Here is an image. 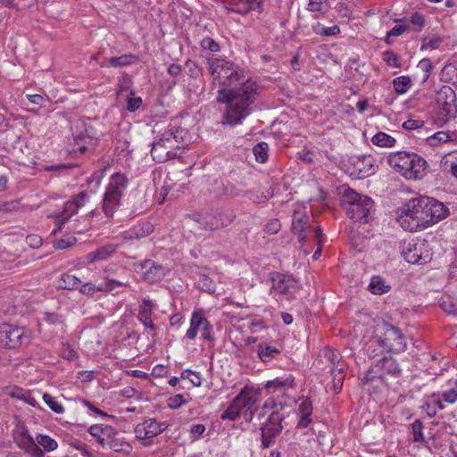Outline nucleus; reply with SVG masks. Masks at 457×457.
<instances>
[{
  "mask_svg": "<svg viewBox=\"0 0 457 457\" xmlns=\"http://www.w3.org/2000/svg\"><path fill=\"white\" fill-rule=\"evenodd\" d=\"M312 412V402L308 398L303 399L298 406V415L299 416H311Z\"/></svg>",
  "mask_w": 457,
  "mask_h": 457,
  "instance_id": "864d4df0",
  "label": "nucleus"
},
{
  "mask_svg": "<svg viewBox=\"0 0 457 457\" xmlns=\"http://www.w3.org/2000/svg\"><path fill=\"white\" fill-rule=\"evenodd\" d=\"M411 84L409 76H400L393 80L394 89L399 95L405 94L411 88Z\"/></svg>",
  "mask_w": 457,
  "mask_h": 457,
  "instance_id": "473e14b6",
  "label": "nucleus"
},
{
  "mask_svg": "<svg viewBox=\"0 0 457 457\" xmlns=\"http://www.w3.org/2000/svg\"><path fill=\"white\" fill-rule=\"evenodd\" d=\"M166 428L165 423L159 422L155 419H147L138 423L134 432L137 439H150L161 434Z\"/></svg>",
  "mask_w": 457,
  "mask_h": 457,
  "instance_id": "f3484780",
  "label": "nucleus"
},
{
  "mask_svg": "<svg viewBox=\"0 0 457 457\" xmlns=\"http://www.w3.org/2000/svg\"><path fill=\"white\" fill-rule=\"evenodd\" d=\"M442 400L448 403H453L457 401V388H453L442 393Z\"/></svg>",
  "mask_w": 457,
  "mask_h": 457,
  "instance_id": "052dcab7",
  "label": "nucleus"
},
{
  "mask_svg": "<svg viewBox=\"0 0 457 457\" xmlns=\"http://www.w3.org/2000/svg\"><path fill=\"white\" fill-rule=\"evenodd\" d=\"M402 370L396 360L392 357H383L365 372L362 378L364 383L376 380L384 381L386 376L397 378L401 376Z\"/></svg>",
  "mask_w": 457,
  "mask_h": 457,
  "instance_id": "1a4fd4ad",
  "label": "nucleus"
},
{
  "mask_svg": "<svg viewBox=\"0 0 457 457\" xmlns=\"http://www.w3.org/2000/svg\"><path fill=\"white\" fill-rule=\"evenodd\" d=\"M106 448H109L114 452L129 453L132 451V446L130 444L126 442L123 437H121L117 431V435L112 436L109 444L106 445Z\"/></svg>",
  "mask_w": 457,
  "mask_h": 457,
  "instance_id": "c85d7f7f",
  "label": "nucleus"
},
{
  "mask_svg": "<svg viewBox=\"0 0 457 457\" xmlns=\"http://www.w3.org/2000/svg\"><path fill=\"white\" fill-rule=\"evenodd\" d=\"M379 331L380 334L378 333L376 338L370 342L367 349L368 352L373 345H379L387 353H400L405 351L407 340L398 328L389 323H383Z\"/></svg>",
  "mask_w": 457,
  "mask_h": 457,
  "instance_id": "39448f33",
  "label": "nucleus"
},
{
  "mask_svg": "<svg viewBox=\"0 0 457 457\" xmlns=\"http://www.w3.org/2000/svg\"><path fill=\"white\" fill-rule=\"evenodd\" d=\"M201 331L203 339L207 341H214L212 328L208 320L205 322Z\"/></svg>",
  "mask_w": 457,
  "mask_h": 457,
  "instance_id": "e2e57ef3",
  "label": "nucleus"
},
{
  "mask_svg": "<svg viewBox=\"0 0 457 457\" xmlns=\"http://www.w3.org/2000/svg\"><path fill=\"white\" fill-rule=\"evenodd\" d=\"M411 162H407L406 171L403 177L406 179L420 180L425 177L428 168V162L420 155L415 154Z\"/></svg>",
  "mask_w": 457,
  "mask_h": 457,
  "instance_id": "6ab92c4d",
  "label": "nucleus"
},
{
  "mask_svg": "<svg viewBox=\"0 0 457 457\" xmlns=\"http://www.w3.org/2000/svg\"><path fill=\"white\" fill-rule=\"evenodd\" d=\"M442 76L445 80L457 86V64L448 63L445 64L442 70Z\"/></svg>",
  "mask_w": 457,
  "mask_h": 457,
  "instance_id": "58836bf2",
  "label": "nucleus"
},
{
  "mask_svg": "<svg viewBox=\"0 0 457 457\" xmlns=\"http://www.w3.org/2000/svg\"><path fill=\"white\" fill-rule=\"evenodd\" d=\"M421 203L427 228L445 219L450 213L448 207L435 198L421 196Z\"/></svg>",
  "mask_w": 457,
  "mask_h": 457,
  "instance_id": "ddd939ff",
  "label": "nucleus"
},
{
  "mask_svg": "<svg viewBox=\"0 0 457 457\" xmlns=\"http://www.w3.org/2000/svg\"><path fill=\"white\" fill-rule=\"evenodd\" d=\"M187 130L177 126H169L156 136L152 143L151 155L157 162H165L182 154L187 144Z\"/></svg>",
  "mask_w": 457,
  "mask_h": 457,
  "instance_id": "f03ea898",
  "label": "nucleus"
},
{
  "mask_svg": "<svg viewBox=\"0 0 457 457\" xmlns=\"http://www.w3.org/2000/svg\"><path fill=\"white\" fill-rule=\"evenodd\" d=\"M31 457H44V451L38 446L37 443H30V449L27 453Z\"/></svg>",
  "mask_w": 457,
  "mask_h": 457,
  "instance_id": "774afa93",
  "label": "nucleus"
},
{
  "mask_svg": "<svg viewBox=\"0 0 457 457\" xmlns=\"http://www.w3.org/2000/svg\"><path fill=\"white\" fill-rule=\"evenodd\" d=\"M201 46L204 50H209L212 53H217L220 51L219 44L211 37H205L201 42Z\"/></svg>",
  "mask_w": 457,
  "mask_h": 457,
  "instance_id": "5fc2aeb1",
  "label": "nucleus"
},
{
  "mask_svg": "<svg viewBox=\"0 0 457 457\" xmlns=\"http://www.w3.org/2000/svg\"><path fill=\"white\" fill-rule=\"evenodd\" d=\"M269 394L279 397L285 395L289 389L295 387V378L289 374L286 377L276 378L266 382L264 386Z\"/></svg>",
  "mask_w": 457,
  "mask_h": 457,
  "instance_id": "a211bd4d",
  "label": "nucleus"
},
{
  "mask_svg": "<svg viewBox=\"0 0 457 457\" xmlns=\"http://www.w3.org/2000/svg\"><path fill=\"white\" fill-rule=\"evenodd\" d=\"M281 228L280 222L278 220L274 219L270 220L266 225H265V232L268 234H276L279 231Z\"/></svg>",
  "mask_w": 457,
  "mask_h": 457,
  "instance_id": "bf43d9fd",
  "label": "nucleus"
},
{
  "mask_svg": "<svg viewBox=\"0 0 457 457\" xmlns=\"http://www.w3.org/2000/svg\"><path fill=\"white\" fill-rule=\"evenodd\" d=\"M138 61L137 55L134 54H122L118 57H112L110 59H104L100 62L101 67H125Z\"/></svg>",
  "mask_w": 457,
  "mask_h": 457,
  "instance_id": "bb28decb",
  "label": "nucleus"
},
{
  "mask_svg": "<svg viewBox=\"0 0 457 457\" xmlns=\"http://www.w3.org/2000/svg\"><path fill=\"white\" fill-rule=\"evenodd\" d=\"M424 206L421 203V196L409 200L400 210L397 216V222L407 231L415 232L427 228L424 219Z\"/></svg>",
  "mask_w": 457,
  "mask_h": 457,
  "instance_id": "423d86ee",
  "label": "nucleus"
},
{
  "mask_svg": "<svg viewBox=\"0 0 457 457\" xmlns=\"http://www.w3.org/2000/svg\"><path fill=\"white\" fill-rule=\"evenodd\" d=\"M200 223L204 228L210 230L218 229L225 226L220 214L207 213L201 218Z\"/></svg>",
  "mask_w": 457,
  "mask_h": 457,
  "instance_id": "7c9ffc66",
  "label": "nucleus"
},
{
  "mask_svg": "<svg viewBox=\"0 0 457 457\" xmlns=\"http://www.w3.org/2000/svg\"><path fill=\"white\" fill-rule=\"evenodd\" d=\"M77 238L74 236L67 235L62 238L54 241V245L56 249H66L74 245Z\"/></svg>",
  "mask_w": 457,
  "mask_h": 457,
  "instance_id": "09e8293b",
  "label": "nucleus"
},
{
  "mask_svg": "<svg viewBox=\"0 0 457 457\" xmlns=\"http://www.w3.org/2000/svg\"><path fill=\"white\" fill-rule=\"evenodd\" d=\"M454 137V133L438 131L430 137L428 140L431 145H435L436 143H447L453 141Z\"/></svg>",
  "mask_w": 457,
  "mask_h": 457,
  "instance_id": "c03bdc74",
  "label": "nucleus"
},
{
  "mask_svg": "<svg viewBox=\"0 0 457 457\" xmlns=\"http://www.w3.org/2000/svg\"><path fill=\"white\" fill-rule=\"evenodd\" d=\"M342 206L346 211L349 218L367 223L374 212L373 201L367 195H361L350 187H343Z\"/></svg>",
  "mask_w": 457,
  "mask_h": 457,
  "instance_id": "7ed1b4c3",
  "label": "nucleus"
},
{
  "mask_svg": "<svg viewBox=\"0 0 457 457\" xmlns=\"http://www.w3.org/2000/svg\"><path fill=\"white\" fill-rule=\"evenodd\" d=\"M440 167L444 171L451 173L457 179V151L443 156Z\"/></svg>",
  "mask_w": 457,
  "mask_h": 457,
  "instance_id": "c756f323",
  "label": "nucleus"
},
{
  "mask_svg": "<svg viewBox=\"0 0 457 457\" xmlns=\"http://www.w3.org/2000/svg\"><path fill=\"white\" fill-rule=\"evenodd\" d=\"M371 142L380 147H391L395 144V139L385 132H378L372 137Z\"/></svg>",
  "mask_w": 457,
  "mask_h": 457,
  "instance_id": "72a5a7b5",
  "label": "nucleus"
},
{
  "mask_svg": "<svg viewBox=\"0 0 457 457\" xmlns=\"http://www.w3.org/2000/svg\"><path fill=\"white\" fill-rule=\"evenodd\" d=\"M88 433L96 438L103 448H106L112 436L117 435V429L110 425L95 424L88 428Z\"/></svg>",
  "mask_w": 457,
  "mask_h": 457,
  "instance_id": "412c9836",
  "label": "nucleus"
},
{
  "mask_svg": "<svg viewBox=\"0 0 457 457\" xmlns=\"http://www.w3.org/2000/svg\"><path fill=\"white\" fill-rule=\"evenodd\" d=\"M208 71L220 86L217 101L227 104L222 123L241 124L251 112L250 106L260 92L259 85L246 76L243 68L225 59H209Z\"/></svg>",
  "mask_w": 457,
  "mask_h": 457,
  "instance_id": "f257e3e1",
  "label": "nucleus"
},
{
  "mask_svg": "<svg viewBox=\"0 0 457 457\" xmlns=\"http://www.w3.org/2000/svg\"><path fill=\"white\" fill-rule=\"evenodd\" d=\"M442 42H443V38L439 36L433 35V36L425 37L422 39L420 50L421 51H427V50L431 51V50L437 49L440 46V45L442 44Z\"/></svg>",
  "mask_w": 457,
  "mask_h": 457,
  "instance_id": "e433bc0d",
  "label": "nucleus"
},
{
  "mask_svg": "<svg viewBox=\"0 0 457 457\" xmlns=\"http://www.w3.org/2000/svg\"><path fill=\"white\" fill-rule=\"evenodd\" d=\"M22 439L19 443V446L25 451L27 453L30 449V443H35L33 437L29 434L28 431L21 433Z\"/></svg>",
  "mask_w": 457,
  "mask_h": 457,
  "instance_id": "4d7b16f0",
  "label": "nucleus"
},
{
  "mask_svg": "<svg viewBox=\"0 0 457 457\" xmlns=\"http://www.w3.org/2000/svg\"><path fill=\"white\" fill-rule=\"evenodd\" d=\"M226 9L239 14H246L250 11L262 10V0H228L226 2Z\"/></svg>",
  "mask_w": 457,
  "mask_h": 457,
  "instance_id": "aec40b11",
  "label": "nucleus"
},
{
  "mask_svg": "<svg viewBox=\"0 0 457 457\" xmlns=\"http://www.w3.org/2000/svg\"><path fill=\"white\" fill-rule=\"evenodd\" d=\"M261 389L253 385H246L233 399L227 410L221 414L222 420H235L243 411L254 415L260 403Z\"/></svg>",
  "mask_w": 457,
  "mask_h": 457,
  "instance_id": "20e7f679",
  "label": "nucleus"
},
{
  "mask_svg": "<svg viewBox=\"0 0 457 457\" xmlns=\"http://www.w3.org/2000/svg\"><path fill=\"white\" fill-rule=\"evenodd\" d=\"M128 179L125 175L115 173L111 176L103 199V211L111 218L121 204V198L128 187Z\"/></svg>",
  "mask_w": 457,
  "mask_h": 457,
  "instance_id": "0eeeda50",
  "label": "nucleus"
},
{
  "mask_svg": "<svg viewBox=\"0 0 457 457\" xmlns=\"http://www.w3.org/2000/svg\"><path fill=\"white\" fill-rule=\"evenodd\" d=\"M312 30L316 35L322 37H332L340 33V28L337 25L324 27L320 22L312 26Z\"/></svg>",
  "mask_w": 457,
  "mask_h": 457,
  "instance_id": "f704fd0d",
  "label": "nucleus"
},
{
  "mask_svg": "<svg viewBox=\"0 0 457 457\" xmlns=\"http://www.w3.org/2000/svg\"><path fill=\"white\" fill-rule=\"evenodd\" d=\"M43 400L46 404L55 413L62 414L64 412V407L61 403H59L55 397L52 396L50 394H44Z\"/></svg>",
  "mask_w": 457,
  "mask_h": 457,
  "instance_id": "79ce46f5",
  "label": "nucleus"
},
{
  "mask_svg": "<svg viewBox=\"0 0 457 457\" xmlns=\"http://www.w3.org/2000/svg\"><path fill=\"white\" fill-rule=\"evenodd\" d=\"M287 405V403H283L281 401H278L274 396L269 397L262 405V410H271L273 411H278L281 412V411L284 409L285 406Z\"/></svg>",
  "mask_w": 457,
  "mask_h": 457,
  "instance_id": "a18cd8bd",
  "label": "nucleus"
},
{
  "mask_svg": "<svg viewBox=\"0 0 457 457\" xmlns=\"http://www.w3.org/2000/svg\"><path fill=\"white\" fill-rule=\"evenodd\" d=\"M20 208V202L17 200L0 203V212H14Z\"/></svg>",
  "mask_w": 457,
  "mask_h": 457,
  "instance_id": "13d9d810",
  "label": "nucleus"
},
{
  "mask_svg": "<svg viewBox=\"0 0 457 457\" xmlns=\"http://www.w3.org/2000/svg\"><path fill=\"white\" fill-rule=\"evenodd\" d=\"M308 221L309 216L297 206L293 213L292 228L295 233L297 234L299 241L303 244L306 242L305 225Z\"/></svg>",
  "mask_w": 457,
  "mask_h": 457,
  "instance_id": "5701e85b",
  "label": "nucleus"
},
{
  "mask_svg": "<svg viewBox=\"0 0 457 457\" xmlns=\"http://www.w3.org/2000/svg\"><path fill=\"white\" fill-rule=\"evenodd\" d=\"M285 415L278 411H273L268 420L262 424L260 429L262 432V447L269 448L275 442L277 436L283 430L282 421Z\"/></svg>",
  "mask_w": 457,
  "mask_h": 457,
  "instance_id": "f8f14e48",
  "label": "nucleus"
},
{
  "mask_svg": "<svg viewBox=\"0 0 457 457\" xmlns=\"http://www.w3.org/2000/svg\"><path fill=\"white\" fill-rule=\"evenodd\" d=\"M137 270V273L141 274L145 282L149 284H154L161 281L168 270L160 264H156L151 260H146L141 263Z\"/></svg>",
  "mask_w": 457,
  "mask_h": 457,
  "instance_id": "dca6fc26",
  "label": "nucleus"
},
{
  "mask_svg": "<svg viewBox=\"0 0 457 457\" xmlns=\"http://www.w3.org/2000/svg\"><path fill=\"white\" fill-rule=\"evenodd\" d=\"M205 431V426L204 424H194L190 428L191 437L193 439L199 438Z\"/></svg>",
  "mask_w": 457,
  "mask_h": 457,
  "instance_id": "0e129e2a",
  "label": "nucleus"
},
{
  "mask_svg": "<svg viewBox=\"0 0 457 457\" xmlns=\"http://www.w3.org/2000/svg\"><path fill=\"white\" fill-rule=\"evenodd\" d=\"M258 348V355L263 362L271 361L276 354L279 353V350L272 346L259 345Z\"/></svg>",
  "mask_w": 457,
  "mask_h": 457,
  "instance_id": "4c0bfd02",
  "label": "nucleus"
},
{
  "mask_svg": "<svg viewBox=\"0 0 457 457\" xmlns=\"http://www.w3.org/2000/svg\"><path fill=\"white\" fill-rule=\"evenodd\" d=\"M268 144L265 142H261L256 144L253 148V153L255 156L257 162L263 163L268 159Z\"/></svg>",
  "mask_w": 457,
  "mask_h": 457,
  "instance_id": "ea45409f",
  "label": "nucleus"
},
{
  "mask_svg": "<svg viewBox=\"0 0 457 457\" xmlns=\"http://www.w3.org/2000/svg\"><path fill=\"white\" fill-rule=\"evenodd\" d=\"M439 304L446 313L453 314L457 312V302L453 301L449 296L442 297Z\"/></svg>",
  "mask_w": 457,
  "mask_h": 457,
  "instance_id": "de8ad7c7",
  "label": "nucleus"
},
{
  "mask_svg": "<svg viewBox=\"0 0 457 457\" xmlns=\"http://www.w3.org/2000/svg\"><path fill=\"white\" fill-rule=\"evenodd\" d=\"M383 61L386 65L394 68H400L401 62L398 54L391 50L385 51L382 56Z\"/></svg>",
  "mask_w": 457,
  "mask_h": 457,
  "instance_id": "49530a36",
  "label": "nucleus"
},
{
  "mask_svg": "<svg viewBox=\"0 0 457 457\" xmlns=\"http://www.w3.org/2000/svg\"><path fill=\"white\" fill-rule=\"evenodd\" d=\"M324 356L331 364V372L335 373V371L340 372L345 370L346 364L342 360V356L337 350L331 347H326L324 349Z\"/></svg>",
  "mask_w": 457,
  "mask_h": 457,
  "instance_id": "a878e982",
  "label": "nucleus"
},
{
  "mask_svg": "<svg viewBox=\"0 0 457 457\" xmlns=\"http://www.w3.org/2000/svg\"><path fill=\"white\" fill-rule=\"evenodd\" d=\"M74 145L76 150L84 153L88 146L94 145L96 141V131L89 124L80 121L73 131Z\"/></svg>",
  "mask_w": 457,
  "mask_h": 457,
  "instance_id": "2eb2a0df",
  "label": "nucleus"
},
{
  "mask_svg": "<svg viewBox=\"0 0 457 457\" xmlns=\"http://www.w3.org/2000/svg\"><path fill=\"white\" fill-rule=\"evenodd\" d=\"M456 95L449 86L441 87L436 93V110L438 120L445 123L453 119L457 113Z\"/></svg>",
  "mask_w": 457,
  "mask_h": 457,
  "instance_id": "6e6552de",
  "label": "nucleus"
},
{
  "mask_svg": "<svg viewBox=\"0 0 457 457\" xmlns=\"http://www.w3.org/2000/svg\"><path fill=\"white\" fill-rule=\"evenodd\" d=\"M307 9L314 13V18H319L327 12L328 10V4L327 0H309Z\"/></svg>",
  "mask_w": 457,
  "mask_h": 457,
  "instance_id": "2f4dec72",
  "label": "nucleus"
},
{
  "mask_svg": "<svg viewBox=\"0 0 457 457\" xmlns=\"http://www.w3.org/2000/svg\"><path fill=\"white\" fill-rule=\"evenodd\" d=\"M30 343V337L24 328L10 324L0 325V347L17 348Z\"/></svg>",
  "mask_w": 457,
  "mask_h": 457,
  "instance_id": "9b49d317",
  "label": "nucleus"
},
{
  "mask_svg": "<svg viewBox=\"0 0 457 457\" xmlns=\"http://www.w3.org/2000/svg\"><path fill=\"white\" fill-rule=\"evenodd\" d=\"M142 104V99L140 97H129L128 99L127 109L129 112L137 111Z\"/></svg>",
  "mask_w": 457,
  "mask_h": 457,
  "instance_id": "338daca9",
  "label": "nucleus"
},
{
  "mask_svg": "<svg viewBox=\"0 0 457 457\" xmlns=\"http://www.w3.org/2000/svg\"><path fill=\"white\" fill-rule=\"evenodd\" d=\"M417 69L420 71L421 83L424 84L428 79L433 70V64L428 58H423L417 65Z\"/></svg>",
  "mask_w": 457,
  "mask_h": 457,
  "instance_id": "c9c22d12",
  "label": "nucleus"
},
{
  "mask_svg": "<svg viewBox=\"0 0 457 457\" xmlns=\"http://www.w3.org/2000/svg\"><path fill=\"white\" fill-rule=\"evenodd\" d=\"M154 307L155 304L152 301L144 299L138 310V320L145 328L152 330L155 328V326L152 320V314Z\"/></svg>",
  "mask_w": 457,
  "mask_h": 457,
  "instance_id": "b1692460",
  "label": "nucleus"
},
{
  "mask_svg": "<svg viewBox=\"0 0 457 457\" xmlns=\"http://www.w3.org/2000/svg\"><path fill=\"white\" fill-rule=\"evenodd\" d=\"M402 254L410 263L424 264L431 260L432 248L426 239H412L403 243Z\"/></svg>",
  "mask_w": 457,
  "mask_h": 457,
  "instance_id": "9d476101",
  "label": "nucleus"
},
{
  "mask_svg": "<svg viewBox=\"0 0 457 457\" xmlns=\"http://www.w3.org/2000/svg\"><path fill=\"white\" fill-rule=\"evenodd\" d=\"M409 29L408 25L401 24V25H395L394 28H392L388 31V37H398L403 35L405 31H407Z\"/></svg>",
  "mask_w": 457,
  "mask_h": 457,
  "instance_id": "69168bd1",
  "label": "nucleus"
},
{
  "mask_svg": "<svg viewBox=\"0 0 457 457\" xmlns=\"http://www.w3.org/2000/svg\"><path fill=\"white\" fill-rule=\"evenodd\" d=\"M88 198L89 196L87 192L81 191L76 195L72 200L67 201L64 204L62 212L56 217L57 228L54 229V232L55 233L61 230L62 226L70 220V218L77 214L79 208L86 204Z\"/></svg>",
  "mask_w": 457,
  "mask_h": 457,
  "instance_id": "4468645a",
  "label": "nucleus"
},
{
  "mask_svg": "<svg viewBox=\"0 0 457 457\" xmlns=\"http://www.w3.org/2000/svg\"><path fill=\"white\" fill-rule=\"evenodd\" d=\"M411 430H412L414 442H423L424 441V436H423V432H422L423 425L420 420H416L411 424Z\"/></svg>",
  "mask_w": 457,
  "mask_h": 457,
  "instance_id": "3c124183",
  "label": "nucleus"
},
{
  "mask_svg": "<svg viewBox=\"0 0 457 457\" xmlns=\"http://www.w3.org/2000/svg\"><path fill=\"white\" fill-rule=\"evenodd\" d=\"M415 153L413 152H395L391 153L387 156V162L389 166L396 172L403 175V172L406 171L407 162H411V157H413Z\"/></svg>",
  "mask_w": 457,
  "mask_h": 457,
  "instance_id": "4be33fe9",
  "label": "nucleus"
},
{
  "mask_svg": "<svg viewBox=\"0 0 457 457\" xmlns=\"http://www.w3.org/2000/svg\"><path fill=\"white\" fill-rule=\"evenodd\" d=\"M116 252V245H107L104 246H101L97 248L96 251L89 253L87 255V260L88 262H93L96 261H105L112 256V254Z\"/></svg>",
  "mask_w": 457,
  "mask_h": 457,
  "instance_id": "cd10ccee",
  "label": "nucleus"
},
{
  "mask_svg": "<svg viewBox=\"0 0 457 457\" xmlns=\"http://www.w3.org/2000/svg\"><path fill=\"white\" fill-rule=\"evenodd\" d=\"M270 278L272 286H291L294 282L290 276L278 272L270 273Z\"/></svg>",
  "mask_w": 457,
  "mask_h": 457,
  "instance_id": "37998d69",
  "label": "nucleus"
},
{
  "mask_svg": "<svg viewBox=\"0 0 457 457\" xmlns=\"http://www.w3.org/2000/svg\"><path fill=\"white\" fill-rule=\"evenodd\" d=\"M37 443L41 445L45 451L52 452L58 446L57 442L47 435L39 434L37 438Z\"/></svg>",
  "mask_w": 457,
  "mask_h": 457,
  "instance_id": "a19ab883",
  "label": "nucleus"
},
{
  "mask_svg": "<svg viewBox=\"0 0 457 457\" xmlns=\"http://www.w3.org/2000/svg\"><path fill=\"white\" fill-rule=\"evenodd\" d=\"M207 320L204 317L202 310L195 311L190 319V327L187 330L186 337L188 339H195L199 330L203 328Z\"/></svg>",
  "mask_w": 457,
  "mask_h": 457,
  "instance_id": "393cba45",
  "label": "nucleus"
},
{
  "mask_svg": "<svg viewBox=\"0 0 457 457\" xmlns=\"http://www.w3.org/2000/svg\"><path fill=\"white\" fill-rule=\"evenodd\" d=\"M312 233H313V237L317 242V245H318V248L317 250L314 252L313 255H312V258L314 260H317L320 258V254H321V247H322V237H323V234H322V230H321V228L320 226H315L312 229Z\"/></svg>",
  "mask_w": 457,
  "mask_h": 457,
  "instance_id": "8fccbe9b",
  "label": "nucleus"
},
{
  "mask_svg": "<svg viewBox=\"0 0 457 457\" xmlns=\"http://www.w3.org/2000/svg\"><path fill=\"white\" fill-rule=\"evenodd\" d=\"M335 10L342 18H346L350 20L352 18V10L350 6L345 3H338L335 6Z\"/></svg>",
  "mask_w": 457,
  "mask_h": 457,
  "instance_id": "6e6d98bb",
  "label": "nucleus"
},
{
  "mask_svg": "<svg viewBox=\"0 0 457 457\" xmlns=\"http://www.w3.org/2000/svg\"><path fill=\"white\" fill-rule=\"evenodd\" d=\"M61 280L66 286H76L77 284L81 283L79 278L71 273L63 274L61 278Z\"/></svg>",
  "mask_w": 457,
  "mask_h": 457,
  "instance_id": "680f3d73",
  "label": "nucleus"
},
{
  "mask_svg": "<svg viewBox=\"0 0 457 457\" xmlns=\"http://www.w3.org/2000/svg\"><path fill=\"white\" fill-rule=\"evenodd\" d=\"M411 24L414 31L420 32L425 24L424 16L419 12H414L411 17Z\"/></svg>",
  "mask_w": 457,
  "mask_h": 457,
  "instance_id": "603ef678",
  "label": "nucleus"
}]
</instances>
